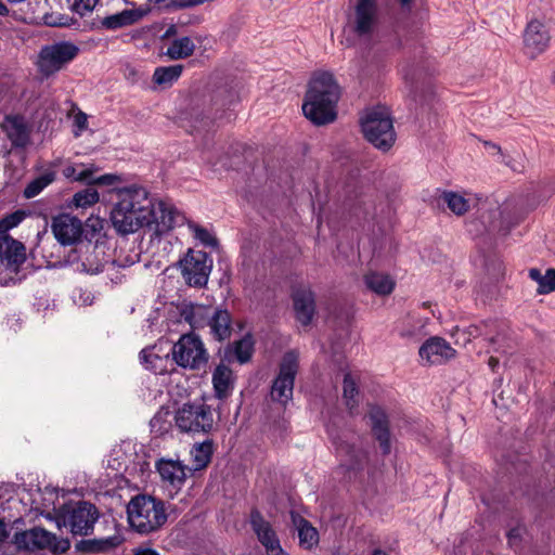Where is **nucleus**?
Instances as JSON below:
<instances>
[{"instance_id":"f257e3e1","label":"nucleus","mask_w":555,"mask_h":555,"mask_svg":"<svg viewBox=\"0 0 555 555\" xmlns=\"http://www.w3.org/2000/svg\"><path fill=\"white\" fill-rule=\"evenodd\" d=\"M153 198L146 189L132 185L117 191L109 219L115 231L120 235L132 234L151 224Z\"/></svg>"},{"instance_id":"f03ea898","label":"nucleus","mask_w":555,"mask_h":555,"mask_svg":"<svg viewBox=\"0 0 555 555\" xmlns=\"http://www.w3.org/2000/svg\"><path fill=\"white\" fill-rule=\"evenodd\" d=\"M339 98L340 87L334 75L330 72L320 73L309 82L302 103L304 115L317 126L331 124L337 117Z\"/></svg>"},{"instance_id":"7ed1b4c3","label":"nucleus","mask_w":555,"mask_h":555,"mask_svg":"<svg viewBox=\"0 0 555 555\" xmlns=\"http://www.w3.org/2000/svg\"><path fill=\"white\" fill-rule=\"evenodd\" d=\"M127 517L133 531L150 534L166 524L168 515L163 500L149 494H137L127 504Z\"/></svg>"},{"instance_id":"20e7f679","label":"nucleus","mask_w":555,"mask_h":555,"mask_svg":"<svg viewBox=\"0 0 555 555\" xmlns=\"http://www.w3.org/2000/svg\"><path fill=\"white\" fill-rule=\"evenodd\" d=\"M175 424L183 434L209 435L215 429L211 406L203 401L185 402L176 410Z\"/></svg>"},{"instance_id":"39448f33","label":"nucleus","mask_w":555,"mask_h":555,"mask_svg":"<svg viewBox=\"0 0 555 555\" xmlns=\"http://www.w3.org/2000/svg\"><path fill=\"white\" fill-rule=\"evenodd\" d=\"M361 128L364 138L380 151H388L396 141L392 119L385 107L369 109L361 119Z\"/></svg>"},{"instance_id":"423d86ee","label":"nucleus","mask_w":555,"mask_h":555,"mask_svg":"<svg viewBox=\"0 0 555 555\" xmlns=\"http://www.w3.org/2000/svg\"><path fill=\"white\" fill-rule=\"evenodd\" d=\"M171 356L177 365L193 371L204 367L209 359L204 343L192 333L180 336L171 348Z\"/></svg>"},{"instance_id":"0eeeda50","label":"nucleus","mask_w":555,"mask_h":555,"mask_svg":"<svg viewBox=\"0 0 555 555\" xmlns=\"http://www.w3.org/2000/svg\"><path fill=\"white\" fill-rule=\"evenodd\" d=\"M352 13L348 16V27L359 39L372 38L379 24L377 0H350Z\"/></svg>"},{"instance_id":"6e6552de","label":"nucleus","mask_w":555,"mask_h":555,"mask_svg":"<svg viewBox=\"0 0 555 555\" xmlns=\"http://www.w3.org/2000/svg\"><path fill=\"white\" fill-rule=\"evenodd\" d=\"M79 47L72 41H57L46 44L38 55L39 72L49 77L60 72L79 54Z\"/></svg>"},{"instance_id":"1a4fd4ad","label":"nucleus","mask_w":555,"mask_h":555,"mask_svg":"<svg viewBox=\"0 0 555 555\" xmlns=\"http://www.w3.org/2000/svg\"><path fill=\"white\" fill-rule=\"evenodd\" d=\"M62 516L64 525L69 527L73 534L88 535L99 519V511L94 504L79 501L70 506L64 505Z\"/></svg>"},{"instance_id":"9d476101","label":"nucleus","mask_w":555,"mask_h":555,"mask_svg":"<svg viewBox=\"0 0 555 555\" xmlns=\"http://www.w3.org/2000/svg\"><path fill=\"white\" fill-rule=\"evenodd\" d=\"M298 372V358L294 351L284 354L279 374L272 382L270 396L275 402L285 405L293 399L295 377Z\"/></svg>"},{"instance_id":"9b49d317","label":"nucleus","mask_w":555,"mask_h":555,"mask_svg":"<svg viewBox=\"0 0 555 555\" xmlns=\"http://www.w3.org/2000/svg\"><path fill=\"white\" fill-rule=\"evenodd\" d=\"M179 264L188 285L194 287L206 286L212 268V259L206 251L189 249Z\"/></svg>"},{"instance_id":"f8f14e48","label":"nucleus","mask_w":555,"mask_h":555,"mask_svg":"<svg viewBox=\"0 0 555 555\" xmlns=\"http://www.w3.org/2000/svg\"><path fill=\"white\" fill-rule=\"evenodd\" d=\"M0 127L10 141L12 151H24L30 144L31 126L24 115H5Z\"/></svg>"},{"instance_id":"ddd939ff","label":"nucleus","mask_w":555,"mask_h":555,"mask_svg":"<svg viewBox=\"0 0 555 555\" xmlns=\"http://www.w3.org/2000/svg\"><path fill=\"white\" fill-rule=\"evenodd\" d=\"M455 349L442 337L428 338L418 350L423 362L429 365H439L455 357Z\"/></svg>"},{"instance_id":"4468645a","label":"nucleus","mask_w":555,"mask_h":555,"mask_svg":"<svg viewBox=\"0 0 555 555\" xmlns=\"http://www.w3.org/2000/svg\"><path fill=\"white\" fill-rule=\"evenodd\" d=\"M52 232L62 245H73L80 240L82 228L78 218L68 214H61L53 218Z\"/></svg>"},{"instance_id":"2eb2a0df","label":"nucleus","mask_w":555,"mask_h":555,"mask_svg":"<svg viewBox=\"0 0 555 555\" xmlns=\"http://www.w3.org/2000/svg\"><path fill=\"white\" fill-rule=\"evenodd\" d=\"M551 36L545 25L537 20L528 23L524 33L525 52L531 59L543 53L548 47Z\"/></svg>"},{"instance_id":"dca6fc26","label":"nucleus","mask_w":555,"mask_h":555,"mask_svg":"<svg viewBox=\"0 0 555 555\" xmlns=\"http://www.w3.org/2000/svg\"><path fill=\"white\" fill-rule=\"evenodd\" d=\"M25 261V245L11 235H0V262L9 270L17 272Z\"/></svg>"},{"instance_id":"f3484780","label":"nucleus","mask_w":555,"mask_h":555,"mask_svg":"<svg viewBox=\"0 0 555 555\" xmlns=\"http://www.w3.org/2000/svg\"><path fill=\"white\" fill-rule=\"evenodd\" d=\"M144 15V12L140 9H126L121 12L107 15L102 18H96L91 23L90 28L117 30L127 26H131L138 23Z\"/></svg>"},{"instance_id":"a211bd4d","label":"nucleus","mask_w":555,"mask_h":555,"mask_svg":"<svg viewBox=\"0 0 555 555\" xmlns=\"http://www.w3.org/2000/svg\"><path fill=\"white\" fill-rule=\"evenodd\" d=\"M369 417L372 433L378 441L382 453L387 455L391 451L389 421L386 412L378 405H371Z\"/></svg>"},{"instance_id":"6ab92c4d","label":"nucleus","mask_w":555,"mask_h":555,"mask_svg":"<svg viewBox=\"0 0 555 555\" xmlns=\"http://www.w3.org/2000/svg\"><path fill=\"white\" fill-rule=\"evenodd\" d=\"M295 317L297 321L307 326L311 323L315 313L314 293L307 287H300L292 294Z\"/></svg>"},{"instance_id":"aec40b11","label":"nucleus","mask_w":555,"mask_h":555,"mask_svg":"<svg viewBox=\"0 0 555 555\" xmlns=\"http://www.w3.org/2000/svg\"><path fill=\"white\" fill-rule=\"evenodd\" d=\"M333 443L338 456L341 459V467H345L348 472L363 469L367 456L362 449L356 448L353 444L336 437H333Z\"/></svg>"},{"instance_id":"412c9836","label":"nucleus","mask_w":555,"mask_h":555,"mask_svg":"<svg viewBox=\"0 0 555 555\" xmlns=\"http://www.w3.org/2000/svg\"><path fill=\"white\" fill-rule=\"evenodd\" d=\"M249 522L259 542L266 547L267 552L273 553L274 550L279 547L280 541L270 522L264 519L257 508L250 511Z\"/></svg>"},{"instance_id":"4be33fe9","label":"nucleus","mask_w":555,"mask_h":555,"mask_svg":"<svg viewBox=\"0 0 555 555\" xmlns=\"http://www.w3.org/2000/svg\"><path fill=\"white\" fill-rule=\"evenodd\" d=\"M254 353V339L250 334H246L242 338L229 343L222 351L221 359L227 363L237 361L245 364L250 361Z\"/></svg>"},{"instance_id":"5701e85b","label":"nucleus","mask_w":555,"mask_h":555,"mask_svg":"<svg viewBox=\"0 0 555 555\" xmlns=\"http://www.w3.org/2000/svg\"><path fill=\"white\" fill-rule=\"evenodd\" d=\"M162 479L176 489H181L191 469L180 461L162 459L156 463Z\"/></svg>"},{"instance_id":"b1692460","label":"nucleus","mask_w":555,"mask_h":555,"mask_svg":"<svg viewBox=\"0 0 555 555\" xmlns=\"http://www.w3.org/2000/svg\"><path fill=\"white\" fill-rule=\"evenodd\" d=\"M207 325L215 340L224 341L232 335V315L227 309L216 308L209 315Z\"/></svg>"},{"instance_id":"393cba45","label":"nucleus","mask_w":555,"mask_h":555,"mask_svg":"<svg viewBox=\"0 0 555 555\" xmlns=\"http://www.w3.org/2000/svg\"><path fill=\"white\" fill-rule=\"evenodd\" d=\"M224 362L225 361L221 360V363H219L212 372V386L215 396L218 399L228 398L235 383L233 371Z\"/></svg>"},{"instance_id":"a878e982","label":"nucleus","mask_w":555,"mask_h":555,"mask_svg":"<svg viewBox=\"0 0 555 555\" xmlns=\"http://www.w3.org/2000/svg\"><path fill=\"white\" fill-rule=\"evenodd\" d=\"M177 211L164 202L155 203L153 201V211L151 224L147 228L155 227V231L159 233L168 232L175 228L177 223Z\"/></svg>"},{"instance_id":"bb28decb","label":"nucleus","mask_w":555,"mask_h":555,"mask_svg":"<svg viewBox=\"0 0 555 555\" xmlns=\"http://www.w3.org/2000/svg\"><path fill=\"white\" fill-rule=\"evenodd\" d=\"M364 284L367 289L379 296L389 295L395 288V281L389 275L378 272L365 274Z\"/></svg>"},{"instance_id":"cd10ccee","label":"nucleus","mask_w":555,"mask_h":555,"mask_svg":"<svg viewBox=\"0 0 555 555\" xmlns=\"http://www.w3.org/2000/svg\"><path fill=\"white\" fill-rule=\"evenodd\" d=\"M181 318L195 330L207 325L209 315L204 306L189 304L181 309Z\"/></svg>"},{"instance_id":"c85d7f7f","label":"nucleus","mask_w":555,"mask_h":555,"mask_svg":"<svg viewBox=\"0 0 555 555\" xmlns=\"http://www.w3.org/2000/svg\"><path fill=\"white\" fill-rule=\"evenodd\" d=\"M401 74L404 81L410 86V92L415 96L418 82L425 76L424 66L421 63L414 64L406 61L401 65Z\"/></svg>"},{"instance_id":"c756f323","label":"nucleus","mask_w":555,"mask_h":555,"mask_svg":"<svg viewBox=\"0 0 555 555\" xmlns=\"http://www.w3.org/2000/svg\"><path fill=\"white\" fill-rule=\"evenodd\" d=\"M294 521L297 524L300 546L306 550H311L319 543L317 529L302 517H299L298 521L294 518Z\"/></svg>"},{"instance_id":"7c9ffc66","label":"nucleus","mask_w":555,"mask_h":555,"mask_svg":"<svg viewBox=\"0 0 555 555\" xmlns=\"http://www.w3.org/2000/svg\"><path fill=\"white\" fill-rule=\"evenodd\" d=\"M195 44L190 37L175 39L166 51V55L171 60L186 59L193 54Z\"/></svg>"},{"instance_id":"2f4dec72","label":"nucleus","mask_w":555,"mask_h":555,"mask_svg":"<svg viewBox=\"0 0 555 555\" xmlns=\"http://www.w3.org/2000/svg\"><path fill=\"white\" fill-rule=\"evenodd\" d=\"M212 440L206 439L201 443H196L191 451L194 462V470L205 468L211 461L212 456Z\"/></svg>"},{"instance_id":"473e14b6","label":"nucleus","mask_w":555,"mask_h":555,"mask_svg":"<svg viewBox=\"0 0 555 555\" xmlns=\"http://www.w3.org/2000/svg\"><path fill=\"white\" fill-rule=\"evenodd\" d=\"M358 393L359 389L357 383L354 382L350 373H346L344 376L343 384V398L350 414H354L359 405V402L357 400Z\"/></svg>"},{"instance_id":"72a5a7b5","label":"nucleus","mask_w":555,"mask_h":555,"mask_svg":"<svg viewBox=\"0 0 555 555\" xmlns=\"http://www.w3.org/2000/svg\"><path fill=\"white\" fill-rule=\"evenodd\" d=\"M183 66L180 64L156 67L153 81L158 86L171 85L181 76Z\"/></svg>"},{"instance_id":"f704fd0d","label":"nucleus","mask_w":555,"mask_h":555,"mask_svg":"<svg viewBox=\"0 0 555 555\" xmlns=\"http://www.w3.org/2000/svg\"><path fill=\"white\" fill-rule=\"evenodd\" d=\"M55 180L54 171H47L41 176L31 180L24 189L23 196L27 199L37 196L41 193L49 184Z\"/></svg>"},{"instance_id":"c9c22d12","label":"nucleus","mask_w":555,"mask_h":555,"mask_svg":"<svg viewBox=\"0 0 555 555\" xmlns=\"http://www.w3.org/2000/svg\"><path fill=\"white\" fill-rule=\"evenodd\" d=\"M439 201L446 204L448 208L457 216L464 215L469 208L467 199L452 191L442 192Z\"/></svg>"},{"instance_id":"e433bc0d","label":"nucleus","mask_w":555,"mask_h":555,"mask_svg":"<svg viewBox=\"0 0 555 555\" xmlns=\"http://www.w3.org/2000/svg\"><path fill=\"white\" fill-rule=\"evenodd\" d=\"M115 545L113 538L100 539V540H81L77 543L76 547L79 551L88 553H99L108 551Z\"/></svg>"},{"instance_id":"4c0bfd02","label":"nucleus","mask_w":555,"mask_h":555,"mask_svg":"<svg viewBox=\"0 0 555 555\" xmlns=\"http://www.w3.org/2000/svg\"><path fill=\"white\" fill-rule=\"evenodd\" d=\"M190 230L193 232L194 237L201 242L205 247L218 248L219 242L207 229L196 224L190 223Z\"/></svg>"},{"instance_id":"58836bf2","label":"nucleus","mask_w":555,"mask_h":555,"mask_svg":"<svg viewBox=\"0 0 555 555\" xmlns=\"http://www.w3.org/2000/svg\"><path fill=\"white\" fill-rule=\"evenodd\" d=\"M26 211L18 209L0 219V235H9L8 232L17 227L25 218Z\"/></svg>"},{"instance_id":"ea45409f","label":"nucleus","mask_w":555,"mask_h":555,"mask_svg":"<svg viewBox=\"0 0 555 555\" xmlns=\"http://www.w3.org/2000/svg\"><path fill=\"white\" fill-rule=\"evenodd\" d=\"M43 22L50 27H73L78 23L74 16L62 13L44 14Z\"/></svg>"},{"instance_id":"a19ab883","label":"nucleus","mask_w":555,"mask_h":555,"mask_svg":"<svg viewBox=\"0 0 555 555\" xmlns=\"http://www.w3.org/2000/svg\"><path fill=\"white\" fill-rule=\"evenodd\" d=\"M99 202V193L92 188H87L74 195V204L77 207H88Z\"/></svg>"},{"instance_id":"79ce46f5","label":"nucleus","mask_w":555,"mask_h":555,"mask_svg":"<svg viewBox=\"0 0 555 555\" xmlns=\"http://www.w3.org/2000/svg\"><path fill=\"white\" fill-rule=\"evenodd\" d=\"M423 327L424 324L421 321L412 322L411 320H408L404 327L400 330L399 335L402 338L420 339L423 335Z\"/></svg>"},{"instance_id":"37998d69","label":"nucleus","mask_w":555,"mask_h":555,"mask_svg":"<svg viewBox=\"0 0 555 555\" xmlns=\"http://www.w3.org/2000/svg\"><path fill=\"white\" fill-rule=\"evenodd\" d=\"M140 362L145 365L146 369L157 372V362H162L163 359L158 354L153 352V349H142L139 353Z\"/></svg>"},{"instance_id":"c03bdc74","label":"nucleus","mask_w":555,"mask_h":555,"mask_svg":"<svg viewBox=\"0 0 555 555\" xmlns=\"http://www.w3.org/2000/svg\"><path fill=\"white\" fill-rule=\"evenodd\" d=\"M31 534L34 544L40 548L51 546L52 541L55 540V535L44 529H34Z\"/></svg>"},{"instance_id":"a18cd8bd","label":"nucleus","mask_w":555,"mask_h":555,"mask_svg":"<svg viewBox=\"0 0 555 555\" xmlns=\"http://www.w3.org/2000/svg\"><path fill=\"white\" fill-rule=\"evenodd\" d=\"M99 0H74L72 10L81 17L93 11Z\"/></svg>"},{"instance_id":"49530a36","label":"nucleus","mask_w":555,"mask_h":555,"mask_svg":"<svg viewBox=\"0 0 555 555\" xmlns=\"http://www.w3.org/2000/svg\"><path fill=\"white\" fill-rule=\"evenodd\" d=\"M555 292V269H547L544 274L543 289H538L539 294H548Z\"/></svg>"},{"instance_id":"de8ad7c7","label":"nucleus","mask_w":555,"mask_h":555,"mask_svg":"<svg viewBox=\"0 0 555 555\" xmlns=\"http://www.w3.org/2000/svg\"><path fill=\"white\" fill-rule=\"evenodd\" d=\"M120 177L114 173H105L100 177H96L92 180V184L98 185H115L120 182Z\"/></svg>"},{"instance_id":"09e8293b","label":"nucleus","mask_w":555,"mask_h":555,"mask_svg":"<svg viewBox=\"0 0 555 555\" xmlns=\"http://www.w3.org/2000/svg\"><path fill=\"white\" fill-rule=\"evenodd\" d=\"M521 531H522V528L520 527H515V528H512L508 532H507V541H508V545L514 548L515 552H517V547L521 541Z\"/></svg>"},{"instance_id":"8fccbe9b","label":"nucleus","mask_w":555,"mask_h":555,"mask_svg":"<svg viewBox=\"0 0 555 555\" xmlns=\"http://www.w3.org/2000/svg\"><path fill=\"white\" fill-rule=\"evenodd\" d=\"M93 179V171L88 168L78 169L77 176H75V181L86 182L87 184H92Z\"/></svg>"},{"instance_id":"3c124183","label":"nucleus","mask_w":555,"mask_h":555,"mask_svg":"<svg viewBox=\"0 0 555 555\" xmlns=\"http://www.w3.org/2000/svg\"><path fill=\"white\" fill-rule=\"evenodd\" d=\"M529 278L538 283V289H543L544 274L537 268L529 270Z\"/></svg>"},{"instance_id":"603ef678","label":"nucleus","mask_w":555,"mask_h":555,"mask_svg":"<svg viewBox=\"0 0 555 555\" xmlns=\"http://www.w3.org/2000/svg\"><path fill=\"white\" fill-rule=\"evenodd\" d=\"M75 124H76V126L80 130L85 129L87 127V116H86V114L79 113L78 115H76Z\"/></svg>"},{"instance_id":"864d4df0","label":"nucleus","mask_w":555,"mask_h":555,"mask_svg":"<svg viewBox=\"0 0 555 555\" xmlns=\"http://www.w3.org/2000/svg\"><path fill=\"white\" fill-rule=\"evenodd\" d=\"M133 555H159V553L150 547L137 548Z\"/></svg>"},{"instance_id":"5fc2aeb1","label":"nucleus","mask_w":555,"mask_h":555,"mask_svg":"<svg viewBox=\"0 0 555 555\" xmlns=\"http://www.w3.org/2000/svg\"><path fill=\"white\" fill-rule=\"evenodd\" d=\"M78 169L74 166H68L64 169V176L68 179H73L75 181V176H77Z\"/></svg>"},{"instance_id":"6e6d98bb","label":"nucleus","mask_w":555,"mask_h":555,"mask_svg":"<svg viewBox=\"0 0 555 555\" xmlns=\"http://www.w3.org/2000/svg\"><path fill=\"white\" fill-rule=\"evenodd\" d=\"M9 537L5 524L0 520V543L4 542Z\"/></svg>"},{"instance_id":"4d7b16f0","label":"nucleus","mask_w":555,"mask_h":555,"mask_svg":"<svg viewBox=\"0 0 555 555\" xmlns=\"http://www.w3.org/2000/svg\"><path fill=\"white\" fill-rule=\"evenodd\" d=\"M79 256H78V249L77 248H73L70 251H69V255H68V261H76L78 260Z\"/></svg>"},{"instance_id":"13d9d810","label":"nucleus","mask_w":555,"mask_h":555,"mask_svg":"<svg viewBox=\"0 0 555 555\" xmlns=\"http://www.w3.org/2000/svg\"><path fill=\"white\" fill-rule=\"evenodd\" d=\"M8 14H9V9L2 1H0V16H7Z\"/></svg>"},{"instance_id":"bf43d9fd","label":"nucleus","mask_w":555,"mask_h":555,"mask_svg":"<svg viewBox=\"0 0 555 555\" xmlns=\"http://www.w3.org/2000/svg\"><path fill=\"white\" fill-rule=\"evenodd\" d=\"M499 365V359L494 357L489 358V366L494 370Z\"/></svg>"},{"instance_id":"052dcab7","label":"nucleus","mask_w":555,"mask_h":555,"mask_svg":"<svg viewBox=\"0 0 555 555\" xmlns=\"http://www.w3.org/2000/svg\"><path fill=\"white\" fill-rule=\"evenodd\" d=\"M485 145L488 146L489 149L495 150L498 153H501V147L495 143L485 142Z\"/></svg>"},{"instance_id":"680f3d73","label":"nucleus","mask_w":555,"mask_h":555,"mask_svg":"<svg viewBox=\"0 0 555 555\" xmlns=\"http://www.w3.org/2000/svg\"><path fill=\"white\" fill-rule=\"evenodd\" d=\"M269 554L270 555H288L286 552L283 551L280 543H279V547H276V550H274L273 553H269Z\"/></svg>"},{"instance_id":"e2e57ef3","label":"nucleus","mask_w":555,"mask_h":555,"mask_svg":"<svg viewBox=\"0 0 555 555\" xmlns=\"http://www.w3.org/2000/svg\"><path fill=\"white\" fill-rule=\"evenodd\" d=\"M372 555H389V554L380 548H375L373 551Z\"/></svg>"},{"instance_id":"0e129e2a","label":"nucleus","mask_w":555,"mask_h":555,"mask_svg":"<svg viewBox=\"0 0 555 555\" xmlns=\"http://www.w3.org/2000/svg\"><path fill=\"white\" fill-rule=\"evenodd\" d=\"M158 421H159V418H158L157 416H154V417L151 420V426H152V427H154Z\"/></svg>"},{"instance_id":"69168bd1","label":"nucleus","mask_w":555,"mask_h":555,"mask_svg":"<svg viewBox=\"0 0 555 555\" xmlns=\"http://www.w3.org/2000/svg\"><path fill=\"white\" fill-rule=\"evenodd\" d=\"M8 1L11 2V3H22L25 0H8Z\"/></svg>"},{"instance_id":"338daca9","label":"nucleus","mask_w":555,"mask_h":555,"mask_svg":"<svg viewBox=\"0 0 555 555\" xmlns=\"http://www.w3.org/2000/svg\"><path fill=\"white\" fill-rule=\"evenodd\" d=\"M496 339H498L496 337H491V338H490V343H491V344H494V343L496 341Z\"/></svg>"},{"instance_id":"774afa93","label":"nucleus","mask_w":555,"mask_h":555,"mask_svg":"<svg viewBox=\"0 0 555 555\" xmlns=\"http://www.w3.org/2000/svg\"><path fill=\"white\" fill-rule=\"evenodd\" d=\"M67 547H69L68 542H66V546L63 550H66Z\"/></svg>"}]
</instances>
